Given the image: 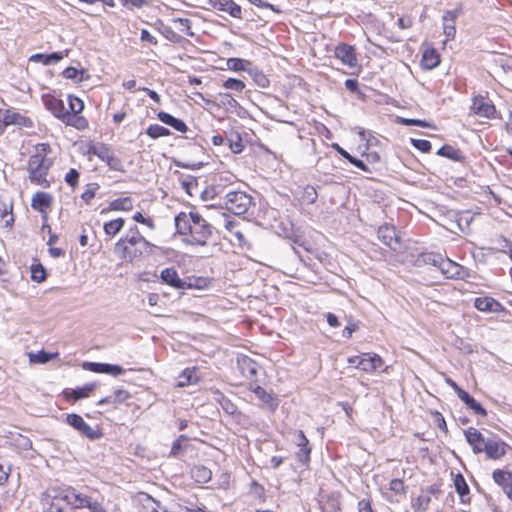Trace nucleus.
<instances>
[{
    "label": "nucleus",
    "instance_id": "nucleus-1",
    "mask_svg": "<svg viewBox=\"0 0 512 512\" xmlns=\"http://www.w3.org/2000/svg\"><path fill=\"white\" fill-rule=\"evenodd\" d=\"M155 247L141 235L137 226H134L117 241L114 252L120 259L132 263L150 255Z\"/></svg>",
    "mask_w": 512,
    "mask_h": 512
},
{
    "label": "nucleus",
    "instance_id": "nucleus-2",
    "mask_svg": "<svg viewBox=\"0 0 512 512\" xmlns=\"http://www.w3.org/2000/svg\"><path fill=\"white\" fill-rule=\"evenodd\" d=\"M51 148L42 143L34 146V182L43 187L49 186V181L43 177L53 164V157L49 156Z\"/></svg>",
    "mask_w": 512,
    "mask_h": 512
},
{
    "label": "nucleus",
    "instance_id": "nucleus-3",
    "mask_svg": "<svg viewBox=\"0 0 512 512\" xmlns=\"http://www.w3.org/2000/svg\"><path fill=\"white\" fill-rule=\"evenodd\" d=\"M86 496V494L77 492L71 487L65 489L53 487L46 490V500L56 499L62 504L65 502L74 509H83V502Z\"/></svg>",
    "mask_w": 512,
    "mask_h": 512
},
{
    "label": "nucleus",
    "instance_id": "nucleus-4",
    "mask_svg": "<svg viewBox=\"0 0 512 512\" xmlns=\"http://www.w3.org/2000/svg\"><path fill=\"white\" fill-rule=\"evenodd\" d=\"M212 235V226L197 212L194 214L190 238L187 243L204 246Z\"/></svg>",
    "mask_w": 512,
    "mask_h": 512
},
{
    "label": "nucleus",
    "instance_id": "nucleus-5",
    "mask_svg": "<svg viewBox=\"0 0 512 512\" xmlns=\"http://www.w3.org/2000/svg\"><path fill=\"white\" fill-rule=\"evenodd\" d=\"M252 205V198L243 191H230L225 196V207L235 215L245 214Z\"/></svg>",
    "mask_w": 512,
    "mask_h": 512
},
{
    "label": "nucleus",
    "instance_id": "nucleus-6",
    "mask_svg": "<svg viewBox=\"0 0 512 512\" xmlns=\"http://www.w3.org/2000/svg\"><path fill=\"white\" fill-rule=\"evenodd\" d=\"M432 265L437 267L446 278L464 279L468 276V271L460 264L441 255H436L432 259Z\"/></svg>",
    "mask_w": 512,
    "mask_h": 512
},
{
    "label": "nucleus",
    "instance_id": "nucleus-7",
    "mask_svg": "<svg viewBox=\"0 0 512 512\" xmlns=\"http://www.w3.org/2000/svg\"><path fill=\"white\" fill-rule=\"evenodd\" d=\"M65 422L73 429H75L79 434L90 440H96L101 437V432L99 429L91 427L88 423H86L83 417L78 414H66Z\"/></svg>",
    "mask_w": 512,
    "mask_h": 512
},
{
    "label": "nucleus",
    "instance_id": "nucleus-8",
    "mask_svg": "<svg viewBox=\"0 0 512 512\" xmlns=\"http://www.w3.org/2000/svg\"><path fill=\"white\" fill-rule=\"evenodd\" d=\"M351 365L365 372H373L383 365V360L378 354L365 353L359 356H352L348 359Z\"/></svg>",
    "mask_w": 512,
    "mask_h": 512
},
{
    "label": "nucleus",
    "instance_id": "nucleus-9",
    "mask_svg": "<svg viewBox=\"0 0 512 512\" xmlns=\"http://www.w3.org/2000/svg\"><path fill=\"white\" fill-rule=\"evenodd\" d=\"M470 109L477 116L487 119L494 118L496 114V108L492 101L483 96L474 97Z\"/></svg>",
    "mask_w": 512,
    "mask_h": 512
},
{
    "label": "nucleus",
    "instance_id": "nucleus-10",
    "mask_svg": "<svg viewBox=\"0 0 512 512\" xmlns=\"http://www.w3.org/2000/svg\"><path fill=\"white\" fill-rule=\"evenodd\" d=\"M377 236L383 244L390 247L392 250L396 251L400 249V238L395 227L387 224L382 225L378 229Z\"/></svg>",
    "mask_w": 512,
    "mask_h": 512
},
{
    "label": "nucleus",
    "instance_id": "nucleus-11",
    "mask_svg": "<svg viewBox=\"0 0 512 512\" xmlns=\"http://www.w3.org/2000/svg\"><path fill=\"white\" fill-rule=\"evenodd\" d=\"M484 451L489 459L498 460L506 454L507 444L499 438H487Z\"/></svg>",
    "mask_w": 512,
    "mask_h": 512
},
{
    "label": "nucleus",
    "instance_id": "nucleus-12",
    "mask_svg": "<svg viewBox=\"0 0 512 512\" xmlns=\"http://www.w3.org/2000/svg\"><path fill=\"white\" fill-rule=\"evenodd\" d=\"M474 307L485 313H502L505 307L496 299L490 296L477 297L474 300Z\"/></svg>",
    "mask_w": 512,
    "mask_h": 512
},
{
    "label": "nucleus",
    "instance_id": "nucleus-13",
    "mask_svg": "<svg viewBox=\"0 0 512 512\" xmlns=\"http://www.w3.org/2000/svg\"><path fill=\"white\" fill-rule=\"evenodd\" d=\"M83 368L95 373L109 374L114 377L122 375L125 372L121 366L108 363L85 362Z\"/></svg>",
    "mask_w": 512,
    "mask_h": 512
},
{
    "label": "nucleus",
    "instance_id": "nucleus-14",
    "mask_svg": "<svg viewBox=\"0 0 512 512\" xmlns=\"http://www.w3.org/2000/svg\"><path fill=\"white\" fill-rule=\"evenodd\" d=\"M335 57L339 59L344 65L353 68L357 65V57L355 49L347 44H339L334 50Z\"/></svg>",
    "mask_w": 512,
    "mask_h": 512
},
{
    "label": "nucleus",
    "instance_id": "nucleus-15",
    "mask_svg": "<svg viewBox=\"0 0 512 512\" xmlns=\"http://www.w3.org/2000/svg\"><path fill=\"white\" fill-rule=\"evenodd\" d=\"M458 16H459V10H448L442 16L443 33L446 37V40L444 41V43L454 39V37L456 35L455 21Z\"/></svg>",
    "mask_w": 512,
    "mask_h": 512
},
{
    "label": "nucleus",
    "instance_id": "nucleus-16",
    "mask_svg": "<svg viewBox=\"0 0 512 512\" xmlns=\"http://www.w3.org/2000/svg\"><path fill=\"white\" fill-rule=\"evenodd\" d=\"M465 437L469 445L475 454L482 453L484 451V445H486L487 438L483 436L476 428L470 427L465 432Z\"/></svg>",
    "mask_w": 512,
    "mask_h": 512
},
{
    "label": "nucleus",
    "instance_id": "nucleus-17",
    "mask_svg": "<svg viewBox=\"0 0 512 512\" xmlns=\"http://www.w3.org/2000/svg\"><path fill=\"white\" fill-rule=\"evenodd\" d=\"M211 6L219 11L228 13L233 18H241V7L233 0H210Z\"/></svg>",
    "mask_w": 512,
    "mask_h": 512
},
{
    "label": "nucleus",
    "instance_id": "nucleus-18",
    "mask_svg": "<svg viewBox=\"0 0 512 512\" xmlns=\"http://www.w3.org/2000/svg\"><path fill=\"white\" fill-rule=\"evenodd\" d=\"M196 212L191 211L189 213L180 212L175 217V227L179 234L189 235L194 222V214Z\"/></svg>",
    "mask_w": 512,
    "mask_h": 512
},
{
    "label": "nucleus",
    "instance_id": "nucleus-19",
    "mask_svg": "<svg viewBox=\"0 0 512 512\" xmlns=\"http://www.w3.org/2000/svg\"><path fill=\"white\" fill-rule=\"evenodd\" d=\"M68 103H69V109H70L71 113H69V112L64 113L63 121L69 125H74L77 128H80V126L73 123L72 120L75 119L76 115L84 109V103L80 98L73 96V95L68 96Z\"/></svg>",
    "mask_w": 512,
    "mask_h": 512
},
{
    "label": "nucleus",
    "instance_id": "nucleus-20",
    "mask_svg": "<svg viewBox=\"0 0 512 512\" xmlns=\"http://www.w3.org/2000/svg\"><path fill=\"white\" fill-rule=\"evenodd\" d=\"M161 281L175 289H184L186 283L179 277L175 268L169 267L161 271Z\"/></svg>",
    "mask_w": 512,
    "mask_h": 512
},
{
    "label": "nucleus",
    "instance_id": "nucleus-21",
    "mask_svg": "<svg viewBox=\"0 0 512 512\" xmlns=\"http://www.w3.org/2000/svg\"><path fill=\"white\" fill-rule=\"evenodd\" d=\"M53 202V196L46 192H37L34 194V209L39 210L43 216V220L47 221L48 214L51 204Z\"/></svg>",
    "mask_w": 512,
    "mask_h": 512
},
{
    "label": "nucleus",
    "instance_id": "nucleus-22",
    "mask_svg": "<svg viewBox=\"0 0 512 512\" xmlns=\"http://www.w3.org/2000/svg\"><path fill=\"white\" fill-rule=\"evenodd\" d=\"M294 442L300 448L298 452V458L300 461L307 462L309 460V455L311 449L309 447V441L304 435L303 431L296 430L294 432Z\"/></svg>",
    "mask_w": 512,
    "mask_h": 512
},
{
    "label": "nucleus",
    "instance_id": "nucleus-23",
    "mask_svg": "<svg viewBox=\"0 0 512 512\" xmlns=\"http://www.w3.org/2000/svg\"><path fill=\"white\" fill-rule=\"evenodd\" d=\"M96 388L95 383H87L83 387H78L76 389L71 390H65L64 395L65 397L73 401H77L83 398H86L89 396V394Z\"/></svg>",
    "mask_w": 512,
    "mask_h": 512
},
{
    "label": "nucleus",
    "instance_id": "nucleus-24",
    "mask_svg": "<svg viewBox=\"0 0 512 512\" xmlns=\"http://www.w3.org/2000/svg\"><path fill=\"white\" fill-rule=\"evenodd\" d=\"M440 63V56L433 48L426 49L422 54L421 65L424 69L431 70Z\"/></svg>",
    "mask_w": 512,
    "mask_h": 512
},
{
    "label": "nucleus",
    "instance_id": "nucleus-25",
    "mask_svg": "<svg viewBox=\"0 0 512 512\" xmlns=\"http://www.w3.org/2000/svg\"><path fill=\"white\" fill-rule=\"evenodd\" d=\"M43 102L49 111H51L56 117L63 120L64 106L61 100L50 95H44Z\"/></svg>",
    "mask_w": 512,
    "mask_h": 512
},
{
    "label": "nucleus",
    "instance_id": "nucleus-26",
    "mask_svg": "<svg viewBox=\"0 0 512 512\" xmlns=\"http://www.w3.org/2000/svg\"><path fill=\"white\" fill-rule=\"evenodd\" d=\"M133 209V199L131 197L118 198L111 201L108 205V211H130ZM106 209L102 210L104 213Z\"/></svg>",
    "mask_w": 512,
    "mask_h": 512
},
{
    "label": "nucleus",
    "instance_id": "nucleus-27",
    "mask_svg": "<svg viewBox=\"0 0 512 512\" xmlns=\"http://www.w3.org/2000/svg\"><path fill=\"white\" fill-rule=\"evenodd\" d=\"M492 478L502 490L512 485V473L510 471L496 469L492 473Z\"/></svg>",
    "mask_w": 512,
    "mask_h": 512
},
{
    "label": "nucleus",
    "instance_id": "nucleus-28",
    "mask_svg": "<svg viewBox=\"0 0 512 512\" xmlns=\"http://www.w3.org/2000/svg\"><path fill=\"white\" fill-rule=\"evenodd\" d=\"M458 397L476 414L481 416L486 415V410L482 407V405L479 402H477L472 396H470L466 391H460Z\"/></svg>",
    "mask_w": 512,
    "mask_h": 512
},
{
    "label": "nucleus",
    "instance_id": "nucleus-29",
    "mask_svg": "<svg viewBox=\"0 0 512 512\" xmlns=\"http://www.w3.org/2000/svg\"><path fill=\"white\" fill-rule=\"evenodd\" d=\"M40 503L44 512H66L63 504L56 499L46 500V491L43 493Z\"/></svg>",
    "mask_w": 512,
    "mask_h": 512
},
{
    "label": "nucleus",
    "instance_id": "nucleus-30",
    "mask_svg": "<svg viewBox=\"0 0 512 512\" xmlns=\"http://www.w3.org/2000/svg\"><path fill=\"white\" fill-rule=\"evenodd\" d=\"M191 475L196 482L207 483L211 480L212 472L207 467L199 465L192 468Z\"/></svg>",
    "mask_w": 512,
    "mask_h": 512
},
{
    "label": "nucleus",
    "instance_id": "nucleus-31",
    "mask_svg": "<svg viewBox=\"0 0 512 512\" xmlns=\"http://www.w3.org/2000/svg\"><path fill=\"white\" fill-rule=\"evenodd\" d=\"M64 57L61 52H53L50 54H34V62L42 63L43 65H52L58 63Z\"/></svg>",
    "mask_w": 512,
    "mask_h": 512
},
{
    "label": "nucleus",
    "instance_id": "nucleus-32",
    "mask_svg": "<svg viewBox=\"0 0 512 512\" xmlns=\"http://www.w3.org/2000/svg\"><path fill=\"white\" fill-rule=\"evenodd\" d=\"M437 154L457 162H462L464 160L462 152L459 149H456L450 145L442 146L438 150Z\"/></svg>",
    "mask_w": 512,
    "mask_h": 512
},
{
    "label": "nucleus",
    "instance_id": "nucleus-33",
    "mask_svg": "<svg viewBox=\"0 0 512 512\" xmlns=\"http://www.w3.org/2000/svg\"><path fill=\"white\" fill-rule=\"evenodd\" d=\"M431 502V497L428 492H421L413 501V509L415 512H425Z\"/></svg>",
    "mask_w": 512,
    "mask_h": 512
},
{
    "label": "nucleus",
    "instance_id": "nucleus-34",
    "mask_svg": "<svg viewBox=\"0 0 512 512\" xmlns=\"http://www.w3.org/2000/svg\"><path fill=\"white\" fill-rule=\"evenodd\" d=\"M318 194L314 187L307 185L302 188L299 201L302 204H314L317 200Z\"/></svg>",
    "mask_w": 512,
    "mask_h": 512
},
{
    "label": "nucleus",
    "instance_id": "nucleus-35",
    "mask_svg": "<svg viewBox=\"0 0 512 512\" xmlns=\"http://www.w3.org/2000/svg\"><path fill=\"white\" fill-rule=\"evenodd\" d=\"M454 485L457 493L461 498V501L466 502V498H468L469 495V488L464 477L461 474L456 475L454 479Z\"/></svg>",
    "mask_w": 512,
    "mask_h": 512
},
{
    "label": "nucleus",
    "instance_id": "nucleus-36",
    "mask_svg": "<svg viewBox=\"0 0 512 512\" xmlns=\"http://www.w3.org/2000/svg\"><path fill=\"white\" fill-rule=\"evenodd\" d=\"M124 223L125 221L122 218L111 220L104 224V232L106 233V235L113 237L116 234H118L119 231L123 228Z\"/></svg>",
    "mask_w": 512,
    "mask_h": 512
},
{
    "label": "nucleus",
    "instance_id": "nucleus-37",
    "mask_svg": "<svg viewBox=\"0 0 512 512\" xmlns=\"http://www.w3.org/2000/svg\"><path fill=\"white\" fill-rule=\"evenodd\" d=\"M22 120H23V117L16 113V112H13L9 109L5 110V111H1V122L8 126V125H11V124H21L22 123Z\"/></svg>",
    "mask_w": 512,
    "mask_h": 512
},
{
    "label": "nucleus",
    "instance_id": "nucleus-38",
    "mask_svg": "<svg viewBox=\"0 0 512 512\" xmlns=\"http://www.w3.org/2000/svg\"><path fill=\"white\" fill-rule=\"evenodd\" d=\"M83 508L89 509L90 512H108L101 501L88 495L83 502Z\"/></svg>",
    "mask_w": 512,
    "mask_h": 512
},
{
    "label": "nucleus",
    "instance_id": "nucleus-39",
    "mask_svg": "<svg viewBox=\"0 0 512 512\" xmlns=\"http://www.w3.org/2000/svg\"><path fill=\"white\" fill-rule=\"evenodd\" d=\"M240 368L242 373L247 378H252L257 374V365L249 358H244L242 361H239Z\"/></svg>",
    "mask_w": 512,
    "mask_h": 512
},
{
    "label": "nucleus",
    "instance_id": "nucleus-40",
    "mask_svg": "<svg viewBox=\"0 0 512 512\" xmlns=\"http://www.w3.org/2000/svg\"><path fill=\"white\" fill-rule=\"evenodd\" d=\"M252 392L256 395V397L261 400L263 403L275 406L276 404L273 403V397L266 392L264 388H262L259 385H251Z\"/></svg>",
    "mask_w": 512,
    "mask_h": 512
},
{
    "label": "nucleus",
    "instance_id": "nucleus-41",
    "mask_svg": "<svg viewBox=\"0 0 512 512\" xmlns=\"http://www.w3.org/2000/svg\"><path fill=\"white\" fill-rule=\"evenodd\" d=\"M250 62L241 58H229L227 60V67L235 72L246 71Z\"/></svg>",
    "mask_w": 512,
    "mask_h": 512
},
{
    "label": "nucleus",
    "instance_id": "nucleus-42",
    "mask_svg": "<svg viewBox=\"0 0 512 512\" xmlns=\"http://www.w3.org/2000/svg\"><path fill=\"white\" fill-rule=\"evenodd\" d=\"M146 133H147L148 136H150L153 139H157V138H160V137H165V136H169L170 135L169 129H167V128L161 126V125H158V124L150 125L147 128Z\"/></svg>",
    "mask_w": 512,
    "mask_h": 512
},
{
    "label": "nucleus",
    "instance_id": "nucleus-43",
    "mask_svg": "<svg viewBox=\"0 0 512 512\" xmlns=\"http://www.w3.org/2000/svg\"><path fill=\"white\" fill-rule=\"evenodd\" d=\"M11 211H12V204L0 200V218L4 219L10 214L9 218L5 219L6 227L10 226L14 222V218H13Z\"/></svg>",
    "mask_w": 512,
    "mask_h": 512
},
{
    "label": "nucleus",
    "instance_id": "nucleus-44",
    "mask_svg": "<svg viewBox=\"0 0 512 512\" xmlns=\"http://www.w3.org/2000/svg\"><path fill=\"white\" fill-rule=\"evenodd\" d=\"M196 380L194 369H185L179 376L178 386L183 387L196 382Z\"/></svg>",
    "mask_w": 512,
    "mask_h": 512
},
{
    "label": "nucleus",
    "instance_id": "nucleus-45",
    "mask_svg": "<svg viewBox=\"0 0 512 512\" xmlns=\"http://www.w3.org/2000/svg\"><path fill=\"white\" fill-rule=\"evenodd\" d=\"M57 352H46L44 350L34 353V363L45 364L58 357Z\"/></svg>",
    "mask_w": 512,
    "mask_h": 512
},
{
    "label": "nucleus",
    "instance_id": "nucleus-46",
    "mask_svg": "<svg viewBox=\"0 0 512 512\" xmlns=\"http://www.w3.org/2000/svg\"><path fill=\"white\" fill-rule=\"evenodd\" d=\"M223 87L227 90L242 92L245 89V83L239 79L228 78L224 81Z\"/></svg>",
    "mask_w": 512,
    "mask_h": 512
},
{
    "label": "nucleus",
    "instance_id": "nucleus-47",
    "mask_svg": "<svg viewBox=\"0 0 512 512\" xmlns=\"http://www.w3.org/2000/svg\"><path fill=\"white\" fill-rule=\"evenodd\" d=\"M173 22L179 31L188 36H193V32L191 31V21L189 19L175 18L173 19Z\"/></svg>",
    "mask_w": 512,
    "mask_h": 512
},
{
    "label": "nucleus",
    "instance_id": "nucleus-48",
    "mask_svg": "<svg viewBox=\"0 0 512 512\" xmlns=\"http://www.w3.org/2000/svg\"><path fill=\"white\" fill-rule=\"evenodd\" d=\"M99 189V185L96 183H91L87 185L85 191L81 194V199L89 204L91 200L95 197L97 190Z\"/></svg>",
    "mask_w": 512,
    "mask_h": 512
},
{
    "label": "nucleus",
    "instance_id": "nucleus-49",
    "mask_svg": "<svg viewBox=\"0 0 512 512\" xmlns=\"http://www.w3.org/2000/svg\"><path fill=\"white\" fill-rule=\"evenodd\" d=\"M80 174L75 168H71L65 175V182L75 189L79 183Z\"/></svg>",
    "mask_w": 512,
    "mask_h": 512
},
{
    "label": "nucleus",
    "instance_id": "nucleus-50",
    "mask_svg": "<svg viewBox=\"0 0 512 512\" xmlns=\"http://www.w3.org/2000/svg\"><path fill=\"white\" fill-rule=\"evenodd\" d=\"M111 396L113 404H120L129 398V393L124 389H117Z\"/></svg>",
    "mask_w": 512,
    "mask_h": 512
},
{
    "label": "nucleus",
    "instance_id": "nucleus-51",
    "mask_svg": "<svg viewBox=\"0 0 512 512\" xmlns=\"http://www.w3.org/2000/svg\"><path fill=\"white\" fill-rule=\"evenodd\" d=\"M399 123L406 126H420V127H429L430 125L420 119H412V118H399Z\"/></svg>",
    "mask_w": 512,
    "mask_h": 512
},
{
    "label": "nucleus",
    "instance_id": "nucleus-52",
    "mask_svg": "<svg viewBox=\"0 0 512 512\" xmlns=\"http://www.w3.org/2000/svg\"><path fill=\"white\" fill-rule=\"evenodd\" d=\"M389 488L391 491L395 492L396 494H404L405 493V487L404 483L401 479H392L389 483Z\"/></svg>",
    "mask_w": 512,
    "mask_h": 512
},
{
    "label": "nucleus",
    "instance_id": "nucleus-53",
    "mask_svg": "<svg viewBox=\"0 0 512 512\" xmlns=\"http://www.w3.org/2000/svg\"><path fill=\"white\" fill-rule=\"evenodd\" d=\"M412 144L416 149L422 152H429L432 147L431 143L424 139H413Z\"/></svg>",
    "mask_w": 512,
    "mask_h": 512
},
{
    "label": "nucleus",
    "instance_id": "nucleus-54",
    "mask_svg": "<svg viewBox=\"0 0 512 512\" xmlns=\"http://www.w3.org/2000/svg\"><path fill=\"white\" fill-rule=\"evenodd\" d=\"M46 279V271L42 264H34V281L42 282Z\"/></svg>",
    "mask_w": 512,
    "mask_h": 512
},
{
    "label": "nucleus",
    "instance_id": "nucleus-55",
    "mask_svg": "<svg viewBox=\"0 0 512 512\" xmlns=\"http://www.w3.org/2000/svg\"><path fill=\"white\" fill-rule=\"evenodd\" d=\"M181 184H182L183 188H185V190L187 191L188 194H192V192H191L192 188L197 185L195 177L190 176V175L184 177L181 181Z\"/></svg>",
    "mask_w": 512,
    "mask_h": 512
},
{
    "label": "nucleus",
    "instance_id": "nucleus-56",
    "mask_svg": "<svg viewBox=\"0 0 512 512\" xmlns=\"http://www.w3.org/2000/svg\"><path fill=\"white\" fill-rule=\"evenodd\" d=\"M187 440V437L185 435H180L172 444L171 448V454L173 456L179 455L181 449H182V441Z\"/></svg>",
    "mask_w": 512,
    "mask_h": 512
},
{
    "label": "nucleus",
    "instance_id": "nucleus-57",
    "mask_svg": "<svg viewBox=\"0 0 512 512\" xmlns=\"http://www.w3.org/2000/svg\"><path fill=\"white\" fill-rule=\"evenodd\" d=\"M229 147L233 153H240L243 150V144L241 138L237 135L236 140L228 139Z\"/></svg>",
    "mask_w": 512,
    "mask_h": 512
},
{
    "label": "nucleus",
    "instance_id": "nucleus-58",
    "mask_svg": "<svg viewBox=\"0 0 512 512\" xmlns=\"http://www.w3.org/2000/svg\"><path fill=\"white\" fill-rule=\"evenodd\" d=\"M120 1L125 7L129 8V9L141 8L147 4V0H120Z\"/></svg>",
    "mask_w": 512,
    "mask_h": 512
},
{
    "label": "nucleus",
    "instance_id": "nucleus-59",
    "mask_svg": "<svg viewBox=\"0 0 512 512\" xmlns=\"http://www.w3.org/2000/svg\"><path fill=\"white\" fill-rule=\"evenodd\" d=\"M170 127L174 128L175 130L182 132V133L186 132L188 129L187 125L181 119H178L176 117L174 118Z\"/></svg>",
    "mask_w": 512,
    "mask_h": 512
},
{
    "label": "nucleus",
    "instance_id": "nucleus-60",
    "mask_svg": "<svg viewBox=\"0 0 512 512\" xmlns=\"http://www.w3.org/2000/svg\"><path fill=\"white\" fill-rule=\"evenodd\" d=\"M133 220H135L136 222L145 224L150 228L154 227L152 220L145 218L140 212H136L133 215Z\"/></svg>",
    "mask_w": 512,
    "mask_h": 512
},
{
    "label": "nucleus",
    "instance_id": "nucleus-61",
    "mask_svg": "<svg viewBox=\"0 0 512 512\" xmlns=\"http://www.w3.org/2000/svg\"><path fill=\"white\" fill-rule=\"evenodd\" d=\"M157 116H158V119H159L162 123H164V124H166V125H168V126H170V125L172 124V122H173V120H174V118H175V117H174V116H172L171 114H169V113H167V112H163V111L159 112Z\"/></svg>",
    "mask_w": 512,
    "mask_h": 512
},
{
    "label": "nucleus",
    "instance_id": "nucleus-62",
    "mask_svg": "<svg viewBox=\"0 0 512 512\" xmlns=\"http://www.w3.org/2000/svg\"><path fill=\"white\" fill-rule=\"evenodd\" d=\"M397 24L401 29H408L413 25V20L409 16L401 17L398 19Z\"/></svg>",
    "mask_w": 512,
    "mask_h": 512
},
{
    "label": "nucleus",
    "instance_id": "nucleus-63",
    "mask_svg": "<svg viewBox=\"0 0 512 512\" xmlns=\"http://www.w3.org/2000/svg\"><path fill=\"white\" fill-rule=\"evenodd\" d=\"M141 40L143 42H148L153 45H155L157 43L155 37L153 35H151V33L146 29H143L141 31Z\"/></svg>",
    "mask_w": 512,
    "mask_h": 512
},
{
    "label": "nucleus",
    "instance_id": "nucleus-64",
    "mask_svg": "<svg viewBox=\"0 0 512 512\" xmlns=\"http://www.w3.org/2000/svg\"><path fill=\"white\" fill-rule=\"evenodd\" d=\"M359 512H373L371 504L368 500H361L358 503Z\"/></svg>",
    "mask_w": 512,
    "mask_h": 512
}]
</instances>
